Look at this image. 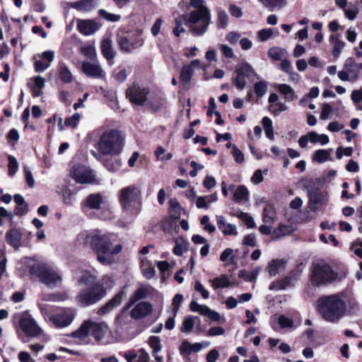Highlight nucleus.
<instances>
[{
  "mask_svg": "<svg viewBox=\"0 0 362 362\" xmlns=\"http://www.w3.org/2000/svg\"><path fill=\"white\" fill-rule=\"evenodd\" d=\"M268 83L265 81H260L254 84V93L257 98H262L267 93Z\"/></svg>",
  "mask_w": 362,
  "mask_h": 362,
  "instance_id": "56",
  "label": "nucleus"
},
{
  "mask_svg": "<svg viewBox=\"0 0 362 362\" xmlns=\"http://www.w3.org/2000/svg\"><path fill=\"white\" fill-rule=\"evenodd\" d=\"M69 298L66 291L47 293V301L60 302L64 301Z\"/></svg>",
  "mask_w": 362,
  "mask_h": 362,
  "instance_id": "58",
  "label": "nucleus"
},
{
  "mask_svg": "<svg viewBox=\"0 0 362 362\" xmlns=\"http://www.w3.org/2000/svg\"><path fill=\"white\" fill-rule=\"evenodd\" d=\"M262 124L264 128L266 136L270 140H274V128L272 119L268 117H264L262 119Z\"/></svg>",
  "mask_w": 362,
  "mask_h": 362,
  "instance_id": "51",
  "label": "nucleus"
},
{
  "mask_svg": "<svg viewBox=\"0 0 362 362\" xmlns=\"http://www.w3.org/2000/svg\"><path fill=\"white\" fill-rule=\"evenodd\" d=\"M210 283L214 289L223 288L229 286L230 279L226 274H222L218 277L211 279Z\"/></svg>",
  "mask_w": 362,
  "mask_h": 362,
  "instance_id": "41",
  "label": "nucleus"
},
{
  "mask_svg": "<svg viewBox=\"0 0 362 362\" xmlns=\"http://www.w3.org/2000/svg\"><path fill=\"white\" fill-rule=\"evenodd\" d=\"M101 51L104 57L112 64L115 57V52L112 49V40L110 38H104L101 42Z\"/></svg>",
  "mask_w": 362,
  "mask_h": 362,
  "instance_id": "33",
  "label": "nucleus"
},
{
  "mask_svg": "<svg viewBox=\"0 0 362 362\" xmlns=\"http://www.w3.org/2000/svg\"><path fill=\"white\" fill-rule=\"evenodd\" d=\"M100 24L93 20H81L78 22L77 28L84 35H90L100 29Z\"/></svg>",
  "mask_w": 362,
  "mask_h": 362,
  "instance_id": "20",
  "label": "nucleus"
},
{
  "mask_svg": "<svg viewBox=\"0 0 362 362\" xmlns=\"http://www.w3.org/2000/svg\"><path fill=\"white\" fill-rule=\"evenodd\" d=\"M345 292L325 296L317 300V310L324 320L337 324L346 315Z\"/></svg>",
  "mask_w": 362,
  "mask_h": 362,
  "instance_id": "2",
  "label": "nucleus"
},
{
  "mask_svg": "<svg viewBox=\"0 0 362 362\" xmlns=\"http://www.w3.org/2000/svg\"><path fill=\"white\" fill-rule=\"evenodd\" d=\"M106 295L104 289L95 286L81 289L75 297V302L79 306L87 307L100 300Z\"/></svg>",
  "mask_w": 362,
  "mask_h": 362,
  "instance_id": "6",
  "label": "nucleus"
},
{
  "mask_svg": "<svg viewBox=\"0 0 362 362\" xmlns=\"http://www.w3.org/2000/svg\"><path fill=\"white\" fill-rule=\"evenodd\" d=\"M6 242L16 250L22 245V233L17 228H12L6 234Z\"/></svg>",
  "mask_w": 362,
  "mask_h": 362,
  "instance_id": "28",
  "label": "nucleus"
},
{
  "mask_svg": "<svg viewBox=\"0 0 362 362\" xmlns=\"http://www.w3.org/2000/svg\"><path fill=\"white\" fill-rule=\"evenodd\" d=\"M118 44L121 49L126 52H132L141 47L144 45L142 31L135 30L119 36Z\"/></svg>",
  "mask_w": 362,
  "mask_h": 362,
  "instance_id": "11",
  "label": "nucleus"
},
{
  "mask_svg": "<svg viewBox=\"0 0 362 362\" xmlns=\"http://www.w3.org/2000/svg\"><path fill=\"white\" fill-rule=\"evenodd\" d=\"M308 205L311 211H315L327 205L328 199L326 192L315 185L308 187Z\"/></svg>",
  "mask_w": 362,
  "mask_h": 362,
  "instance_id": "13",
  "label": "nucleus"
},
{
  "mask_svg": "<svg viewBox=\"0 0 362 362\" xmlns=\"http://www.w3.org/2000/svg\"><path fill=\"white\" fill-rule=\"evenodd\" d=\"M300 272L298 270L293 271L289 275L284 279L274 282L270 288L276 290H285L288 288L293 287L296 285L300 276Z\"/></svg>",
  "mask_w": 362,
  "mask_h": 362,
  "instance_id": "16",
  "label": "nucleus"
},
{
  "mask_svg": "<svg viewBox=\"0 0 362 362\" xmlns=\"http://www.w3.org/2000/svg\"><path fill=\"white\" fill-rule=\"evenodd\" d=\"M189 4L197 8L188 14L187 23L189 30L194 35H202L207 30L210 23V11L204 6V0H190Z\"/></svg>",
  "mask_w": 362,
  "mask_h": 362,
  "instance_id": "3",
  "label": "nucleus"
},
{
  "mask_svg": "<svg viewBox=\"0 0 362 362\" xmlns=\"http://www.w3.org/2000/svg\"><path fill=\"white\" fill-rule=\"evenodd\" d=\"M76 191L66 187L62 190V197L64 202L66 204H72L76 201Z\"/></svg>",
  "mask_w": 362,
  "mask_h": 362,
  "instance_id": "55",
  "label": "nucleus"
},
{
  "mask_svg": "<svg viewBox=\"0 0 362 362\" xmlns=\"http://www.w3.org/2000/svg\"><path fill=\"white\" fill-rule=\"evenodd\" d=\"M156 291V289L150 285H142L135 290V291L132 294V296L138 301L153 296Z\"/></svg>",
  "mask_w": 362,
  "mask_h": 362,
  "instance_id": "31",
  "label": "nucleus"
},
{
  "mask_svg": "<svg viewBox=\"0 0 362 362\" xmlns=\"http://www.w3.org/2000/svg\"><path fill=\"white\" fill-rule=\"evenodd\" d=\"M98 0H80L69 3L70 7L81 12H88L98 6Z\"/></svg>",
  "mask_w": 362,
  "mask_h": 362,
  "instance_id": "27",
  "label": "nucleus"
},
{
  "mask_svg": "<svg viewBox=\"0 0 362 362\" xmlns=\"http://www.w3.org/2000/svg\"><path fill=\"white\" fill-rule=\"evenodd\" d=\"M194 327V317L192 316H188L183 320L180 331L183 333H190Z\"/></svg>",
  "mask_w": 362,
  "mask_h": 362,
  "instance_id": "63",
  "label": "nucleus"
},
{
  "mask_svg": "<svg viewBox=\"0 0 362 362\" xmlns=\"http://www.w3.org/2000/svg\"><path fill=\"white\" fill-rule=\"evenodd\" d=\"M276 216V210L273 205L267 204L263 210V221L265 223L273 222Z\"/></svg>",
  "mask_w": 362,
  "mask_h": 362,
  "instance_id": "48",
  "label": "nucleus"
},
{
  "mask_svg": "<svg viewBox=\"0 0 362 362\" xmlns=\"http://www.w3.org/2000/svg\"><path fill=\"white\" fill-rule=\"evenodd\" d=\"M169 213L173 218H179L181 216L182 207L175 199H171L169 201Z\"/></svg>",
  "mask_w": 362,
  "mask_h": 362,
  "instance_id": "53",
  "label": "nucleus"
},
{
  "mask_svg": "<svg viewBox=\"0 0 362 362\" xmlns=\"http://www.w3.org/2000/svg\"><path fill=\"white\" fill-rule=\"evenodd\" d=\"M255 78H259V76L249 63L243 62L237 65L232 82L238 89L243 90L246 86V79L253 81Z\"/></svg>",
  "mask_w": 362,
  "mask_h": 362,
  "instance_id": "8",
  "label": "nucleus"
},
{
  "mask_svg": "<svg viewBox=\"0 0 362 362\" xmlns=\"http://www.w3.org/2000/svg\"><path fill=\"white\" fill-rule=\"evenodd\" d=\"M62 284L61 272L54 265L47 264V288H54Z\"/></svg>",
  "mask_w": 362,
  "mask_h": 362,
  "instance_id": "17",
  "label": "nucleus"
},
{
  "mask_svg": "<svg viewBox=\"0 0 362 362\" xmlns=\"http://www.w3.org/2000/svg\"><path fill=\"white\" fill-rule=\"evenodd\" d=\"M34 67L36 71L41 72L45 69V52L33 56Z\"/></svg>",
  "mask_w": 362,
  "mask_h": 362,
  "instance_id": "54",
  "label": "nucleus"
},
{
  "mask_svg": "<svg viewBox=\"0 0 362 362\" xmlns=\"http://www.w3.org/2000/svg\"><path fill=\"white\" fill-rule=\"evenodd\" d=\"M76 316V310L72 308H57L49 314V320L56 328L69 327Z\"/></svg>",
  "mask_w": 362,
  "mask_h": 362,
  "instance_id": "7",
  "label": "nucleus"
},
{
  "mask_svg": "<svg viewBox=\"0 0 362 362\" xmlns=\"http://www.w3.org/2000/svg\"><path fill=\"white\" fill-rule=\"evenodd\" d=\"M32 263L33 259L28 257H24L18 262L17 270L21 276H25L30 273V268Z\"/></svg>",
  "mask_w": 362,
  "mask_h": 362,
  "instance_id": "39",
  "label": "nucleus"
},
{
  "mask_svg": "<svg viewBox=\"0 0 362 362\" xmlns=\"http://www.w3.org/2000/svg\"><path fill=\"white\" fill-rule=\"evenodd\" d=\"M351 99L356 110L362 111V88L354 90L351 95Z\"/></svg>",
  "mask_w": 362,
  "mask_h": 362,
  "instance_id": "60",
  "label": "nucleus"
},
{
  "mask_svg": "<svg viewBox=\"0 0 362 362\" xmlns=\"http://www.w3.org/2000/svg\"><path fill=\"white\" fill-rule=\"evenodd\" d=\"M189 308L192 312L198 313L202 315L207 316L209 308L205 305H200L197 301L192 300L189 304Z\"/></svg>",
  "mask_w": 362,
  "mask_h": 362,
  "instance_id": "61",
  "label": "nucleus"
},
{
  "mask_svg": "<svg viewBox=\"0 0 362 362\" xmlns=\"http://www.w3.org/2000/svg\"><path fill=\"white\" fill-rule=\"evenodd\" d=\"M141 267L142 269V274L147 279H152L156 273L155 269L152 264L148 260L144 258L141 260Z\"/></svg>",
  "mask_w": 362,
  "mask_h": 362,
  "instance_id": "42",
  "label": "nucleus"
},
{
  "mask_svg": "<svg viewBox=\"0 0 362 362\" xmlns=\"http://www.w3.org/2000/svg\"><path fill=\"white\" fill-rule=\"evenodd\" d=\"M119 200L123 211L129 215L136 216L141 209V192L139 187L131 185L119 191Z\"/></svg>",
  "mask_w": 362,
  "mask_h": 362,
  "instance_id": "5",
  "label": "nucleus"
},
{
  "mask_svg": "<svg viewBox=\"0 0 362 362\" xmlns=\"http://www.w3.org/2000/svg\"><path fill=\"white\" fill-rule=\"evenodd\" d=\"M70 176L78 183L90 184L95 180V173L89 167L78 164L70 170Z\"/></svg>",
  "mask_w": 362,
  "mask_h": 362,
  "instance_id": "12",
  "label": "nucleus"
},
{
  "mask_svg": "<svg viewBox=\"0 0 362 362\" xmlns=\"http://www.w3.org/2000/svg\"><path fill=\"white\" fill-rule=\"evenodd\" d=\"M33 97H39L42 94V88L45 86V80L40 76H36L29 83Z\"/></svg>",
  "mask_w": 362,
  "mask_h": 362,
  "instance_id": "35",
  "label": "nucleus"
},
{
  "mask_svg": "<svg viewBox=\"0 0 362 362\" xmlns=\"http://www.w3.org/2000/svg\"><path fill=\"white\" fill-rule=\"evenodd\" d=\"M233 250L231 248L225 249L220 255V260L226 265L230 264L235 259L234 255H233Z\"/></svg>",
  "mask_w": 362,
  "mask_h": 362,
  "instance_id": "64",
  "label": "nucleus"
},
{
  "mask_svg": "<svg viewBox=\"0 0 362 362\" xmlns=\"http://www.w3.org/2000/svg\"><path fill=\"white\" fill-rule=\"evenodd\" d=\"M268 56L274 60H282L287 56V52L285 49L279 47H274L269 49Z\"/></svg>",
  "mask_w": 362,
  "mask_h": 362,
  "instance_id": "45",
  "label": "nucleus"
},
{
  "mask_svg": "<svg viewBox=\"0 0 362 362\" xmlns=\"http://www.w3.org/2000/svg\"><path fill=\"white\" fill-rule=\"evenodd\" d=\"M109 331L108 326L105 322H96L90 320V334L96 341H101Z\"/></svg>",
  "mask_w": 362,
  "mask_h": 362,
  "instance_id": "21",
  "label": "nucleus"
},
{
  "mask_svg": "<svg viewBox=\"0 0 362 362\" xmlns=\"http://www.w3.org/2000/svg\"><path fill=\"white\" fill-rule=\"evenodd\" d=\"M123 139L117 129L104 132L97 143L98 153L91 151V154L98 160H101L102 155H117L123 149Z\"/></svg>",
  "mask_w": 362,
  "mask_h": 362,
  "instance_id": "4",
  "label": "nucleus"
},
{
  "mask_svg": "<svg viewBox=\"0 0 362 362\" xmlns=\"http://www.w3.org/2000/svg\"><path fill=\"white\" fill-rule=\"evenodd\" d=\"M14 202L16 204L15 213L18 216H23L28 211V205L23 197L19 194L14 196Z\"/></svg>",
  "mask_w": 362,
  "mask_h": 362,
  "instance_id": "36",
  "label": "nucleus"
},
{
  "mask_svg": "<svg viewBox=\"0 0 362 362\" xmlns=\"http://www.w3.org/2000/svg\"><path fill=\"white\" fill-rule=\"evenodd\" d=\"M344 300L346 303V313L347 312L353 313L358 310V303L352 294L345 293Z\"/></svg>",
  "mask_w": 362,
  "mask_h": 362,
  "instance_id": "47",
  "label": "nucleus"
},
{
  "mask_svg": "<svg viewBox=\"0 0 362 362\" xmlns=\"http://www.w3.org/2000/svg\"><path fill=\"white\" fill-rule=\"evenodd\" d=\"M337 279L332 267L325 263L317 264L313 268L310 281L313 285L319 286Z\"/></svg>",
  "mask_w": 362,
  "mask_h": 362,
  "instance_id": "10",
  "label": "nucleus"
},
{
  "mask_svg": "<svg viewBox=\"0 0 362 362\" xmlns=\"http://www.w3.org/2000/svg\"><path fill=\"white\" fill-rule=\"evenodd\" d=\"M332 149H320L315 151L313 158L318 163H323L329 159Z\"/></svg>",
  "mask_w": 362,
  "mask_h": 362,
  "instance_id": "46",
  "label": "nucleus"
},
{
  "mask_svg": "<svg viewBox=\"0 0 362 362\" xmlns=\"http://www.w3.org/2000/svg\"><path fill=\"white\" fill-rule=\"evenodd\" d=\"M344 67L351 76L353 83L358 81L360 71L362 69V65L356 63L354 57H349L345 61Z\"/></svg>",
  "mask_w": 362,
  "mask_h": 362,
  "instance_id": "22",
  "label": "nucleus"
},
{
  "mask_svg": "<svg viewBox=\"0 0 362 362\" xmlns=\"http://www.w3.org/2000/svg\"><path fill=\"white\" fill-rule=\"evenodd\" d=\"M103 165L108 171L115 173L119 170L122 163L117 158H110L103 160Z\"/></svg>",
  "mask_w": 362,
  "mask_h": 362,
  "instance_id": "52",
  "label": "nucleus"
},
{
  "mask_svg": "<svg viewBox=\"0 0 362 362\" xmlns=\"http://www.w3.org/2000/svg\"><path fill=\"white\" fill-rule=\"evenodd\" d=\"M284 267V262L281 259H273L267 266V270L270 276L276 275Z\"/></svg>",
  "mask_w": 362,
  "mask_h": 362,
  "instance_id": "43",
  "label": "nucleus"
},
{
  "mask_svg": "<svg viewBox=\"0 0 362 362\" xmlns=\"http://www.w3.org/2000/svg\"><path fill=\"white\" fill-rule=\"evenodd\" d=\"M21 329L28 336L35 337L40 333V329L30 317L23 316L20 319Z\"/></svg>",
  "mask_w": 362,
  "mask_h": 362,
  "instance_id": "19",
  "label": "nucleus"
},
{
  "mask_svg": "<svg viewBox=\"0 0 362 362\" xmlns=\"http://www.w3.org/2000/svg\"><path fill=\"white\" fill-rule=\"evenodd\" d=\"M233 200L238 204H245L249 202V191L244 185H239L233 194Z\"/></svg>",
  "mask_w": 362,
  "mask_h": 362,
  "instance_id": "32",
  "label": "nucleus"
},
{
  "mask_svg": "<svg viewBox=\"0 0 362 362\" xmlns=\"http://www.w3.org/2000/svg\"><path fill=\"white\" fill-rule=\"evenodd\" d=\"M329 42L333 45V56L335 58H338L341 54V49L345 46V42L340 40L339 35H332L329 37Z\"/></svg>",
  "mask_w": 362,
  "mask_h": 362,
  "instance_id": "37",
  "label": "nucleus"
},
{
  "mask_svg": "<svg viewBox=\"0 0 362 362\" xmlns=\"http://www.w3.org/2000/svg\"><path fill=\"white\" fill-rule=\"evenodd\" d=\"M90 320L85 321L81 326L76 331L73 332L71 337L79 339H84L90 334Z\"/></svg>",
  "mask_w": 362,
  "mask_h": 362,
  "instance_id": "38",
  "label": "nucleus"
},
{
  "mask_svg": "<svg viewBox=\"0 0 362 362\" xmlns=\"http://www.w3.org/2000/svg\"><path fill=\"white\" fill-rule=\"evenodd\" d=\"M275 88L284 95L285 101L286 102H293L298 98L295 90L288 84L278 83L275 85Z\"/></svg>",
  "mask_w": 362,
  "mask_h": 362,
  "instance_id": "29",
  "label": "nucleus"
},
{
  "mask_svg": "<svg viewBox=\"0 0 362 362\" xmlns=\"http://www.w3.org/2000/svg\"><path fill=\"white\" fill-rule=\"evenodd\" d=\"M203 348L202 343H194L191 344L188 341L185 340L182 342L180 346L179 351L180 354L182 357H188L192 352H199Z\"/></svg>",
  "mask_w": 362,
  "mask_h": 362,
  "instance_id": "26",
  "label": "nucleus"
},
{
  "mask_svg": "<svg viewBox=\"0 0 362 362\" xmlns=\"http://www.w3.org/2000/svg\"><path fill=\"white\" fill-rule=\"evenodd\" d=\"M81 53L88 59H97V53L95 47L93 43L88 42L81 48Z\"/></svg>",
  "mask_w": 362,
  "mask_h": 362,
  "instance_id": "40",
  "label": "nucleus"
},
{
  "mask_svg": "<svg viewBox=\"0 0 362 362\" xmlns=\"http://www.w3.org/2000/svg\"><path fill=\"white\" fill-rule=\"evenodd\" d=\"M148 344L152 349V354L156 361L158 362H163V357L158 355V353L160 351L162 348L160 337L157 336L150 337L148 338Z\"/></svg>",
  "mask_w": 362,
  "mask_h": 362,
  "instance_id": "34",
  "label": "nucleus"
},
{
  "mask_svg": "<svg viewBox=\"0 0 362 362\" xmlns=\"http://www.w3.org/2000/svg\"><path fill=\"white\" fill-rule=\"evenodd\" d=\"M116 235L105 234L99 230H84L78 234L76 245L88 247L97 255V260L103 265H110L114 262V256L122 249L121 244H115Z\"/></svg>",
  "mask_w": 362,
  "mask_h": 362,
  "instance_id": "1",
  "label": "nucleus"
},
{
  "mask_svg": "<svg viewBox=\"0 0 362 362\" xmlns=\"http://www.w3.org/2000/svg\"><path fill=\"white\" fill-rule=\"evenodd\" d=\"M194 70L193 68L189 65H185L182 66L180 72V81L183 84H189L191 78L193 76Z\"/></svg>",
  "mask_w": 362,
  "mask_h": 362,
  "instance_id": "50",
  "label": "nucleus"
},
{
  "mask_svg": "<svg viewBox=\"0 0 362 362\" xmlns=\"http://www.w3.org/2000/svg\"><path fill=\"white\" fill-rule=\"evenodd\" d=\"M126 94L131 103L136 105H143L148 100L149 90L139 83H133L127 88Z\"/></svg>",
  "mask_w": 362,
  "mask_h": 362,
  "instance_id": "14",
  "label": "nucleus"
},
{
  "mask_svg": "<svg viewBox=\"0 0 362 362\" xmlns=\"http://www.w3.org/2000/svg\"><path fill=\"white\" fill-rule=\"evenodd\" d=\"M81 71L87 76L91 78H103L105 76L98 59L90 60V62H83L81 64Z\"/></svg>",
  "mask_w": 362,
  "mask_h": 362,
  "instance_id": "15",
  "label": "nucleus"
},
{
  "mask_svg": "<svg viewBox=\"0 0 362 362\" xmlns=\"http://www.w3.org/2000/svg\"><path fill=\"white\" fill-rule=\"evenodd\" d=\"M216 222L218 229L225 235H237V227L232 223H227L223 216H216Z\"/></svg>",
  "mask_w": 362,
  "mask_h": 362,
  "instance_id": "25",
  "label": "nucleus"
},
{
  "mask_svg": "<svg viewBox=\"0 0 362 362\" xmlns=\"http://www.w3.org/2000/svg\"><path fill=\"white\" fill-rule=\"evenodd\" d=\"M107 202V197L103 193H93L88 195L81 204L83 214L93 218L97 216L96 211L100 210Z\"/></svg>",
  "mask_w": 362,
  "mask_h": 362,
  "instance_id": "9",
  "label": "nucleus"
},
{
  "mask_svg": "<svg viewBox=\"0 0 362 362\" xmlns=\"http://www.w3.org/2000/svg\"><path fill=\"white\" fill-rule=\"evenodd\" d=\"M309 136H310V142L313 144L320 143L321 145L324 146L329 141L327 135L319 134L315 132H309Z\"/></svg>",
  "mask_w": 362,
  "mask_h": 362,
  "instance_id": "57",
  "label": "nucleus"
},
{
  "mask_svg": "<svg viewBox=\"0 0 362 362\" xmlns=\"http://www.w3.org/2000/svg\"><path fill=\"white\" fill-rule=\"evenodd\" d=\"M217 26L218 28L223 29L225 28L228 23V16L227 13L221 8L217 10Z\"/></svg>",
  "mask_w": 362,
  "mask_h": 362,
  "instance_id": "62",
  "label": "nucleus"
},
{
  "mask_svg": "<svg viewBox=\"0 0 362 362\" xmlns=\"http://www.w3.org/2000/svg\"><path fill=\"white\" fill-rule=\"evenodd\" d=\"M125 295L126 293L124 291H119L113 298H112L104 306L99 309L98 314L105 315L119 306L121 304Z\"/></svg>",
  "mask_w": 362,
  "mask_h": 362,
  "instance_id": "23",
  "label": "nucleus"
},
{
  "mask_svg": "<svg viewBox=\"0 0 362 362\" xmlns=\"http://www.w3.org/2000/svg\"><path fill=\"white\" fill-rule=\"evenodd\" d=\"M294 230L292 225L280 224L277 228L273 231V237L280 238L285 235L291 234Z\"/></svg>",
  "mask_w": 362,
  "mask_h": 362,
  "instance_id": "44",
  "label": "nucleus"
},
{
  "mask_svg": "<svg viewBox=\"0 0 362 362\" xmlns=\"http://www.w3.org/2000/svg\"><path fill=\"white\" fill-rule=\"evenodd\" d=\"M288 107L282 102H278L274 105L269 106V111L274 116H279L281 112L287 111Z\"/></svg>",
  "mask_w": 362,
  "mask_h": 362,
  "instance_id": "59",
  "label": "nucleus"
},
{
  "mask_svg": "<svg viewBox=\"0 0 362 362\" xmlns=\"http://www.w3.org/2000/svg\"><path fill=\"white\" fill-rule=\"evenodd\" d=\"M279 31L276 28H264L258 31L257 37L261 42H265L269 40L273 35H279Z\"/></svg>",
  "mask_w": 362,
  "mask_h": 362,
  "instance_id": "49",
  "label": "nucleus"
},
{
  "mask_svg": "<svg viewBox=\"0 0 362 362\" xmlns=\"http://www.w3.org/2000/svg\"><path fill=\"white\" fill-rule=\"evenodd\" d=\"M96 280L97 274L95 271L91 272L88 270H82L80 272V275L77 277V283L78 285L93 286L95 284Z\"/></svg>",
  "mask_w": 362,
  "mask_h": 362,
  "instance_id": "30",
  "label": "nucleus"
},
{
  "mask_svg": "<svg viewBox=\"0 0 362 362\" xmlns=\"http://www.w3.org/2000/svg\"><path fill=\"white\" fill-rule=\"evenodd\" d=\"M80 118V114L76 112L71 117L66 118L63 124L62 119L61 117L54 116V121L57 122V127L59 131H62L64 129V127H71L72 129L76 127Z\"/></svg>",
  "mask_w": 362,
  "mask_h": 362,
  "instance_id": "24",
  "label": "nucleus"
},
{
  "mask_svg": "<svg viewBox=\"0 0 362 362\" xmlns=\"http://www.w3.org/2000/svg\"><path fill=\"white\" fill-rule=\"evenodd\" d=\"M153 311V305L148 302L142 301L137 303L131 310V317L135 320H140L148 316Z\"/></svg>",
  "mask_w": 362,
  "mask_h": 362,
  "instance_id": "18",
  "label": "nucleus"
}]
</instances>
